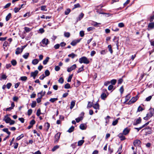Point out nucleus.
<instances>
[{
	"mask_svg": "<svg viewBox=\"0 0 154 154\" xmlns=\"http://www.w3.org/2000/svg\"><path fill=\"white\" fill-rule=\"evenodd\" d=\"M84 16V14L82 13H81V14L79 15V17L77 18V22L81 20L83 17Z\"/></svg>",
	"mask_w": 154,
	"mask_h": 154,
	"instance_id": "obj_15",
	"label": "nucleus"
},
{
	"mask_svg": "<svg viewBox=\"0 0 154 154\" xmlns=\"http://www.w3.org/2000/svg\"><path fill=\"white\" fill-rule=\"evenodd\" d=\"M75 104V101H72L71 103V105L70 107V108L71 109H72L74 106Z\"/></svg>",
	"mask_w": 154,
	"mask_h": 154,
	"instance_id": "obj_25",
	"label": "nucleus"
},
{
	"mask_svg": "<svg viewBox=\"0 0 154 154\" xmlns=\"http://www.w3.org/2000/svg\"><path fill=\"white\" fill-rule=\"evenodd\" d=\"M32 112V110L31 109H30L28 110L27 114L29 116H30Z\"/></svg>",
	"mask_w": 154,
	"mask_h": 154,
	"instance_id": "obj_63",
	"label": "nucleus"
},
{
	"mask_svg": "<svg viewBox=\"0 0 154 154\" xmlns=\"http://www.w3.org/2000/svg\"><path fill=\"white\" fill-rule=\"evenodd\" d=\"M24 30L26 32H29L30 31L31 29L29 27H24Z\"/></svg>",
	"mask_w": 154,
	"mask_h": 154,
	"instance_id": "obj_58",
	"label": "nucleus"
},
{
	"mask_svg": "<svg viewBox=\"0 0 154 154\" xmlns=\"http://www.w3.org/2000/svg\"><path fill=\"white\" fill-rule=\"evenodd\" d=\"M8 42L7 41H5L3 45V48L4 49H5V47H7L8 45Z\"/></svg>",
	"mask_w": 154,
	"mask_h": 154,
	"instance_id": "obj_42",
	"label": "nucleus"
},
{
	"mask_svg": "<svg viewBox=\"0 0 154 154\" xmlns=\"http://www.w3.org/2000/svg\"><path fill=\"white\" fill-rule=\"evenodd\" d=\"M84 66H82L77 71V73H79L84 70L83 69Z\"/></svg>",
	"mask_w": 154,
	"mask_h": 154,
	"instance_id": "obj_48",
	"label": "nucleus"
},
{
	"mask_svg": "<svg viewBox=\"0 0 154 154\" xmlns=\"http://www.w3.org/2000/svg\"><path fill=\"white\" fill-rule=\"evenodd\" d=\"M39 62V61L38 59H34L32 61V63L34 65L37 64Z\"/></svg>",
	"mask_w": 154,
	"mask_h": 154,
	"instance_id": "obj_23",
	"label": "nucleus"
},
{
	"mask_svg": "<svg viewBox=\"0 0 154 154\" xmlns=\"http://www.w3.org/2000/svg\"><path fill=\"white\" fill-rule=\"evenodd\" d=\"M29 53H26L24 54L23 56V57L25 59H27L29 57Z\"/></svg>",
	"mask_w": 154,
	"mask_h": 154,
	"instance_id": "obj_38",
	"label": "nucleus"
},
{
	"mask_svg": "<svg viewBox=\"0 0 154 154\" xmlns=\"http://www.w3.org/2000/svg\"><path fill=\"white\" fill-rule=\"evenodd\" d=\"M100 24V23H97L96 22H93L92 24L95 26H97L98 25Z\"/></svg>",
	"mask_w": 154,
	"mask_h": 154,
	"instance_id": "obj_61",
	"label": "nucleus"
},
{
	"mask_svg": "<svg viewBox=\"0 0 154 154\" xmlns=\"http://www.w3.org/2000/svg\"><path fill=\"white\" fill-rule=\"evenodd\" d=\"M41 10L43 11H47V9L46 8V5H44L41 6Z\"/></svg>",
	"mask_w": 154,
	"mask_h": 154,
	"instance_id": "obj_43",
	"label": "nucleus"
},
{
	"mask_svg": "<svg viewBox=\"0 0 154 154\" xmlns=\"http://www.w3.org/2000/svg\"><path fill=\"white\" fill-rule=\"evenodd\" d=\"M27 79V77L26 76H22L20 77V79L22 81H25Z\"/></svg>",
	"mask_w": 154,
	"mask_h": 154,
	"instance_id": "obj_52",
	"label": "nucleus"
},
{
	"mask_svg": "<svg viewBox=\"0 0 154 154\" xmlns=\"http://www.w3.org/2000/svg\"><path fill=\"white\" fill-rule=\"evenodd\" d=\"M7 76H6V75L5 74H2V76H1V79L0 80H2V79H4V80H5L7 78Z\"/></svg>",
	"mask_w": 154,
	"mask_h": 154,
	"instance_id": "obj_41",
	"label": "nucleus"
},
{
	"mask_svg": "<svg viewBox=\"0 0 154 154\" xmlns=\"http://www.w3.org/2000/svg\"><path fill=\"white\" fill-rule=\"evenodd\" d=\"M24 137V135L23 134H21L16 139V140H19L22 138H23Z\"/></svg>",
	"mask_w": 154,
	"mask_h": 154,
	"instance_id": "obj_40",
	"label": "nucleus"
},
{
	"mask_svg": "<svg viewBox=\"0 0 154 154\" xmlns=\"http://www.w3.org/2000/svg\"><path fill=\"white\" fill-rule=\"evenodd\" d=\"M76 67V65L75 64H73L70 67L67 68V71L68 72H70L72 71L75 69Z\"/></svg>",
	"mask_w": 154,
	"mask_h": 154,
	"instance_id": "obj_9",
	"label": "nucleus"
},
{
	"mask_svg": "<svg viewBox=\"0 0 154 154\" xmlns=\"http://www.w3.org/2000/svg\"><path fill=\"white\" fill-rule=\"evenodd\" d=\"M93 107L95 109H99V105L98 103H96L93 106Z\"/></svg>",
	"mask_w": 154,
	"mask_h": 154,
	"instance_id": "obj_24",
	"label": "nucleus"
},
{
	"mask_svg": "<svg viewBox=\"0 0 154 154\" xmlns=\"http://www.w3.org/2000/svg\"><path fill=\"white\" fill-rule=\"evenodd\" d=\"M130 130L131 129L130 128L127 127L124 129L122 133L125 135H126L129 133Z\"/></svg>",
	"mask_w": 154,
	"mask_h": 154,
	"instance_id": "obj_5",
	"label": "nucleus"
},
{
	"mask_svg": "<svg viewBox=\"0 0 154 154\" xmlns=\"http://www.w3.org/2000/svg\"><path fill=\"white\" fill-rule=\"evenodd\" d=\"M11 62L12 64L14 66H15L17 64V61L14 60H12Z\"/></svg>",
	"mask_w": 154,
	"mask_h": 154,
	"instance_id": "obj_46",
	"label": "nucleus"
},
{
	"mask_svg": "<svg viewBox=\"0 0 154 154\" xmlns=\"http://www.w3.org/2000/svg\"><path fill=\"white\" fill-rule=\"evenodd\" d=\"M74 129V127L73 126H72L67 131L70 133L72 132Z\"/></svg>",
	"mask_w": 154,
	"mask_h": 154,
	"instance_id": "obj_34",
	"label": "nucleus"
},
{
	"mask_svg": "<svg viewBox=\"0 0 154 154\" xmlns=\"http://www.w3.org/2000/svg\"><path fill=\"white\" fill-rule=\"evenodd\" d=\"M49 59V57H46V58L43 61V64L46 65L47 64Z\"/></svg>",
	"mask_w": 154,
	"mask_h": 154,
	"instance_id": "obj_28",
	"label": "nucleus"
},
{
	"mask_svg": "<svg viewBox=\"0 0 154 154\" xmlns=\"http://www.w3.org/2000/svg\"><path fill=\"white\" fill-rule=\"evenodd\" d=\"M152 116L151 114L149 112L146 115V116L144 117L143 119L145 120H148L149 119L151 118Z\"/></svg>",
	"mask_w": 154,
	"mask_h": 154,
	"instance_id": "obj_16",
	"label": "nucleus"
},
{
	"mask_svg": "<svg viewBox=\"0 0 154 154\" xmlns=\"http://www.w3.org/2000/svg\"><path fill=\"white\" fill-rule=\"evenodd\" d=\"M138 98V97L137 95L135 97H133L129 101L128 104H131L134 103L137 101Z\"/></svg>",
	"mask_w": 154,
	"mask_h": 154,
	"instance_id": "obj_4",
	"label": "nucleus"
},
{
	"mask_svg": "<svg viewBox=\"0 0 154 154\" xmlns=\"http://www.w3.org/2000/svg\"><path fill=\"white\" fill-rule=\"evenodd\" d=\"M154 20V15L151 16L150 17V18L149 19V21L150 22H153V20Z\"/></svg>",
	"mask_w": 154,
	"mask_h": 154,
	"instance_id": "obj_64",
	"label": "nucleus"
},
{
	"mask_svg": "<svg viewBox=\"0 0 154 154\" xmlns=\"http://www.w3.org/2000/svg\"><path fill=\"white\" fill-rule=\"evenodd\" d=\"M79 127L80 129L82 130H85L86 129V127H85V125L83 124H81Z\"/></svg>",
	"mask_w": 154,
	"mask_h": 154,
	"instance_id": "obj_29",
	"label": "nucleus"
},
{
	"mask_svg": "<svg viewBox=\"0 0 154 154\" xmlns=\"http://www.w3.org/2000/svg\"><path fill=\"white\" fill-rule=\"evenodd\" d=\"M81 39V38H80V39L72 41L70 43V44L72 46H74L77 43L79 42H80Z\"/></svg>",
	"mask_w": 154,
	"mask_h": 154,
	"instance_id": "obj_10",
	"label": "nucleus"
},
{
	"mask_svg": "<svg viewBox=\"0 0 154 154\" xmlns=\"http://www.w3.org/2000/svg\"><path fill=\"white\" fill-rule=\"evenodd\" d=\"M70 9H67L66 10L65 12V14L66 15L68 14L70 12Z\"/></svg>",
	"mask_w": 154,
	"mask_h": 154,
	"instance_id": "obj_60",
	"label": "nucleus"
},
{
	"mask_svg": "<svg viewBox=\"0 0 154 154\" xmlns=\"http://www.w3.org/2000/svg\"><path fill=\"white\" fill-rule=\"evenodd\" d=\"M64 88L66 89H69L70 88V85L69 83L66 84L64 86Z\"/></svg>",
	"mask_w": 154,
	"mask_h": 154,
	"instance_id": "obj_50",
	"label": "nucleus"
},
{
	"mask_svg": "<svg viewBox=\"0 0 154 154\" xmlns=\"http://www.w3.org/2000/svg\"><path fill=\"white\" fill-rule=\"evenodd\" d=\"M77 55L74 54L73 53H72L71 54L68 55V57H71L72 59H73L75 57H77Z\"/></svg>",
	"mask_w": 154,
	"mask_h": 154,
	"instance_id": "obj_22",
	"label": "nucleus"
},
{
	"mask_svg": "<svg viewBox=\"0 0 154 154\" xmlns=\"http://www.w3.org/2000/svg\"><path fill=\"white\" fill-rule=\"evenodd\" d=\"M38 73V71L37 70H35L34 72H32L31 73V76L33 77L34 79L35 78L36 76L37 75Z\"/></svg>",
	"mask_w": 154,
	"mask_h": 154,
	"instance_id": "obj_11",
	"label": "nucleus"
},
{
	"mask_svg": "<svg viewBox=\"0 0 154 154\" xmlns=\"http://www.w3.org/2000/svg\"><path fill=\"white\" fill-rule=\"evenodd\" d=\"M58 100V99L57 98H51L50 100L49 101L51 102L52 103H54L56 100Z\"/></svg>",
	"mask_w": 154,
	"mask_h": 154,
	"instance_id": "obj_44",
	"label": "nucleus"
},
{
	"mask_svg": "<svg viewBox=\"0 0 154 154\" xmlns=\"http://www.w3.org/2000/svg\"><path fill=\"white\" fill-rule=\"evenodd\" d=\"M2 131L6 132L8 135H10L11 134V132L8 131V129L7 128H4L2 129Z\"/></svg>",
	"mask_w": 154,
	"mask_h": 154,
	"instance_id": "obj_33",
	"label": "nucleus"
},
{
	"mask_svg": "<svg viewBox=\"0 0 154 154\" xmlns=\"http://www.w3.org/2000/svg\"><path fill=\"white\" fill-rule=\"evenodd\" d=\"M64 36L66 37L69 38L70 36V33L69 32H65L64 33Z\"/></svg>",
	"mask_w": 154,
	"mask_h": 154,
	"instance_id": "obj_39",
	"label": "nucleus"
},
{
	"mask_svg": "<svg viewBox=\"0 0 154 154\" xmlns=\"http://www.w3.org/2000/svg\"><path fill=\"white\" fill-rule=\"evenodd\" d=\"M49 42V41L48 39L46 38H44L40 43V44L42 46H45L47 45Z\"/></svg>",
	"mask_w": 154,
	"mask_h": 154,
	"instance_id": "obj_2",
	"label": "nucleus"
},
{
	"mask_svg": "<svg viewBox=\"0 0 154 154\" xmlns=\"http://www.w3.org/2000/svg\"><path fill=\"white\" fill-rule=\"evenodd\" d=\"M45 76H48L50 75V72L48 70H46L45 72Z\"/></svg>",
	"mask_w": 154,
	"mask_h": 154,
	"instance_id": "obj_45",
	"label": "nucleus"
},
{
	"mask_svg": "<svg viewBox=\"0 0 154 154\" xmlns=\"http://www.w3.org/2000/svg\"><path fill=\"white\" fill-rule=\"evenodd\" d=\"M152 116H154V108L153 109H150L149 112Z\"/></svg>",
	"mask_w": 154,
	"mask_h": 154,
	"instance_id": "obj_36",
	"label": "nucleus"
},
{
	"mask_svg": "<svg viewBox=\"0 0 154 154\" xmlns=\"http://www.w3.org/2000/svg\"><path fill=\"white\" fill-rule=\"evenodd\" d=\"M124 24L123 23H119L118 24V26L120 28H122L124 27Z\"/></svg>",
	"mask_w": 154,
	"mask_h": 154,
	"instance_id": "obj_55",
	"label": "nucleus"
},
{
	"mask_svg": "<svg viewBox=\"0 0 154 154\" xmlns=\"http://www.w3.org/2000/svg\"><path fill=\"white\" fill-rule=\"evenodd\" d=\"M84 142V140H81L79 141L78 143V145L79 146H80L82 145Z\"/></svg>",
	"mask_w": 154,
	"mask_h": 154,
	"instance_id": "obj_35",
	"label": "nucleus"
},
{
	"mask_svg": "<svg viewBox=\"0 0 154 154\" xmlns=\"http://www.w3.org/2000/svg\"><path fill=\"white\" fill-rule=\"evenodd\" d=\"M41 114V112L40 109H39L37 111L36 115L38 116H39Z\"/></svg>",
	"mask_w": 154,
	"mask_h": 154,
	"instance_id": "obj_54",
	"label": "nucleus"
},
{
	"mask_svg": "<svg viewBox=\"0 0 154 154\" xmlns=\"http://www.w3.org/2000/svg\"><path fill=\"white\" fill-rule=\"evenodd\" d=\"M124 135H125L122 134V133H120L118 135V137L122 141L126 139V138Z\"/></svg>",
	"mask_w": 154,
	"mask_h": 154,
	"instance_id": "obj_12",
	"label": "nucleus"
},
{
	"mask_svg": "<svg viewBox=\"0 0 154 154\" xmlns=\"http://www.w3.org/2000/svg\"><path fill=\"white\" fill-rule=\"evenodd\" d=\"M60 147V146L59 145H56L54 146L52 149L51 150L53 152H54L57 149H58Z\"/></svg>",
	"mask_w": 154,
	"mask_h": 154,
	"instance_id": "obj_31",
	"label": "nucleus"
},
{
	"mask_svg": "<svg viewBox=\"0 0 154 154\" xmlns=\"http://www.w3.org/2000/svg\"><path fill=\"white\" fill-rule=\"evenodd\" d=\"M60 133H57L54 136L55 140L54 142L55 143H57L58 142V140L60 138Z\"/></svg>",
	"mask_w": 154,
	"mask_h": 154,
	"instance_id": "obj_6",
	"label": "nucleus"
},
{
	"mask_svg": "<svg viewBox=\"0 0 154 154\" xmlns=\"http://www.w3.org/2000/svg\"><path fill=\"white\" fill-rule=\"evenodd\" d=\"M4 120L7 123H9L10 121L11 120V118L9 117H7L6 116H5V119Z\"/></svg>",
	"mask_w": 154,
	"mask_h": 154,
	"instance_id": "obj_17",
	"label": "nucleus"
},
{
	"mask_svg": "<svg viewBox=\"0 0 154 154\" xmlns=\"http://www.w3.org/2000/svg\"><path fill=\"white\" fill-rule=\"evenodd\" d=\"M11 13H9L6 16L5 18L6 21H8L9 20L11 17Z\"/></svg>",
	"mask_w": 154,
	"mask_h": 154,
	"instance_id": "obj_27",
	"label": "nucleus"
},
{
	"mask_svg": "<svg viewBox=\"0 0 154 154\" xmlns=\"http://www.w3.org/2000/svg\"><path fill=\"white\" fill-rule=\"evenodd\" d=\"M141 119L140 117H139L138 118L134 120L133 124L134 125H136L141 123Z\"/></svg>",
	"mask_w": 154,
	"mask_h": 154,
	"instance_id": "obj_8",
	"label": "nucleus"
},
{
	"mask_svg": "<svg viewBox=\"0 0 154 154\" xmlns=\"http://www.w3.org/2000/svg\"><path fill=\"white\" fill-rule=\"evenodd\" d=\"M35 120L34 119H32L30 122L29 124L33 126V125L35 123Z\"/></svg>",
	"mask_w": 154,
	"mask_h": 154,
	"instance_id": "obj_62",
	"label": "nucleus"
},
{
	"mask_svg": "<svg viewBox=\"0 0 154 154\" xmlns=\"http://www.w3.org/2000/svg\"><path fill=\"white\" fill-rule=\"evenodd\" d=\"M107 95L105 93H103L101 95V98L102 99L104 100L106 98Z\"/></svg>",
	"mask_w": 154,
	"mask_h": 154,
	"instance_id": "obj_20",
	"label": "nucleus"
},
{
	"mask_svg": "<svg viewBox=\"0 0 154 154\" xmlns=\"http://www.w3.org/2000/svg\"><path fill=\"white\" fill-rule=\"evenodd\" d=\"M141 144V142L139 140H135L133 142V144L135 146H138Z\"/></svg>",
	"mask_w": 154,
	"mask_h": 154,
	"instance_id": "obj_7",
	"label": "nucleus"
},
{
	"mask_svg": "<svg viewBox=\"0 0 154 154\" xmlns=\"http://www.w3.org/2000/svg\"><path fill=\"white\" fill-rule=\"evenodd\" d=\"M110 82V83L112 84V85H115L116 82V80L114 79H112Z\"/></svg>",
	"mask_w": 154,
	"mask_h": 154,
	"instance_id": "obj_47",
	"label": "nucleus"
},
{
	"mask_svg": "<svg viewBox=\"0 0 154 154\" xmlns=\"http://www.w3.org/2000/svg\"><path fill=\"white\" fill-rule=\"evenodd\" d=\"M79 62L80 63H84L88 64L89 63V61L88 59L85 57H83L79 59Z\"/></svg>",
	"mask_w": 154,
	"mask_h": 154,
	"instance_id": "obj_1",
	"label": "nucleus"
},
{
	"mask_svg": "<svg viewBox=\"0 0 154 154\" xmlns=\"http://www.w3.org/2000/svg\"><path fill=\"white\" fill-rule=\"evenodd\" d=\"M82 117H79L75 119V120L77 122H79L82 119Z\"/></svg>",
	"mask_w": 154,
	"mask_h": 154,
	"instance_id": "obj_56",
	"label": "nucleus"
},
{
	"mask_svg": "<svg viewBox=\"0 0 154 154\" xmlns=\"http://www.w3.org/2000/svg\"><path fill=\"white\" fill-rule=\"evenodd\" d=\"M72 76H73V74H72L69 76V77L67 79V81L68 82H70L71 81V79L72 78Z\"/></svg>",
	"mask_w": 154,
	"mask_h": 154,
	"instance_id": "obj_51",
	"label": "nucleus"
},
{
	"mask_svg": "<svg viewBox=\"0 0 154 154\" xmlns=\"http://www.w3.org/2000/svg\"><path fill=\"white\" fill-rule=\"evenodd\" d=\"M143 130H144L145 131L146 135L149 134H151L152 132L151 128L149 127H146V128H144Z\"/></svg>",
	"mask_w": 154,
	"mask_h": 154,
	"instance_id": "obj_3",
	"label": "nucleus"
},
{
	"mask_svg": "<svg viewBox=\"0 0 154 154\" xmlns=\"http://www.w3.org/2000/svg\"><path fill=\"white\" fill-rule=\"evenodd\" d=\"M6 85V87L8 89H9L10 88L11 86L12 85V84L10 83H8Z\"/></svg>",
	"mask_w": 154,
	"mask_h": 154,
	"instance_id": "obj_57",
	"label": "nucleus"
},
{
	"mask_svg": "<svg viewBox=\"0 0 154 154\" xmlns=\"http://www.w3.org/2000/svg\"><path fill=\"white\" fill-rule=\"evenodd\" d=\"M63 82L64 79L62 77H61L58 80L59 82L61 84H62Z\"/></svg>",
	"mask_w": 154,
	"mask_h": 154,
	"instance_id": "obj_59",
	"label": "nucleus"
},
{
	"mask_svg": "<svg viewBox=\"0 0 154 154\" xmlns=\"http://www.w3.org/2000/svg\"><path fill=\"white\" fill-rule=\"evenodd\" d=\"M11 3H9L5 5L4 7V8L6 9L9 8L11 5Z\"/></svg>",
	"mask_w": 154,
	"mask_h": 154,
	"instance_id": "obj_53",
	"label": "nucleus"
},
{
	"mask_svg": "<svg viewBox=\"0 0 154 154\" xmlns=\"http://www.w3.org/2000/svg\"><path fill=\"white\" fill-rule=\"evenodd\" d=\"M50 125L49 123L48 122H47L46 123H45L44 125V127L45 128V129L48 131L50 127Z\"/></svg>",
	"mask_w": 154,
	"mask_h": 154,
	"instance_id": "obj_19",
	"label": "nucleus"
},
{
	"mask_svg": "<svg viewBox=\"0 0 154 154\" xmlns=\"http://www.w3.org/2000/svg\"><path fill=\"white\" fill-rule=\"evenodd\" d=\"M148 27L150 29H152L154 28V22L149 23L148 25Z\"/></svg>",
	"mask_w": 154,
	"mask_h": 154,
	"instance_id": "obj_18",
	"label": "nucleus"
},
{
	"mask_svg": "<svg viewBox=\"0 0 154 154\" xmlns=\"http://www.w3.org/2000/svg\"><path fill=\"white\" fill-rule=\"evenodd\" d=\"M119 119V118H118L116 119L113 121L112 124V125L115 126L116 125L118 122V120Z\"/></svg>",
	"mask_w": 154,
	"mask_h": 154,
	"instance_id": "obj_26",
	"label": "nucleus"
},
{
	"mask_svg": "<svg viewBox=\"0 0 154 154\" xmlns=\"http://www.w3.org/2000/svg\"><path fill=\"white\" fill-rule=\"evenodd\" d=\"M21 9V8H15L14 9V11L15 13H17Z\"/></svg>",
	"mask_w": 154,
	"mask_h": 154,
	"instance_id": "obj_49",
	"label": "nucleus"
},
{
	"mask_svg": "<svg viewBox=\"0 0 154 154\" xmlns=\"http://www.w3.org/2000/svg\"><path fill=\"white\" fill-rule=\"evenodd\" d=\"M93 105V103L92 102H88V104L87 106V108L89 109L91 108Z\"/></svg>",
	"mask_w": 154,
	"mask_h": 154,
	"instance_id": "obj_32",
	"label": "nucleus"
},
{
	"mask_svg": "<svg viewBox=\"0 0 154 154\" xmlns=\"http://www.w3.org/2000/svg\"><path fill=\"white\" fill-rule=\"evenodd\" d=\"M108 48L109 49V51L111 54H112L113 51L112 48V46L111 45H109L108 46Z\"/></svg>",
	"mask_w": 154,
	"mask_h": 154,
	"instance_id": "obj_30",
	"label": "nucleus"
},
{
	"mask_svg": "<svg viewBox=\"0 0 154 154\" xmlns=\"http://www.w3.org/2000/svg\"><path fill=\"white\" fill-rule=\"evenodd\" d=\"M110 118V117L109 116H107L106 118H105V119L106 120L105 123L106 124L105 125H106L107 124H108L109 123V119Z\"/></svg>",
	"mask_w": 154,
	"mask_h": 154,
	"instance_id": "obj_21",
	"label": "nucleus"
},
{
	"mask_svg": "<svg viewBox=\"0 0 154 154\" xmlns=\"http://www.w3.org/2000/svg\"><path fill=\"white\" fill-rule=\"evenodd\" d=\"M36 102L35 101H33L32 102L31 106L32 108L35 107L36 105Z\"/></svg>",
	"mask_w": 154,
	"mask_h": 154,
	"instance_id": "obj_37",
	"label": "nucleus"
},
{
	"mask_svg": "<svg viewBox=\"0 0 154 154\" xmlns=\"http://www.w3.org/2000/svg\"><path fill=\"white\" fill-rule=\"evenodd\" d=\"M119 38L116 36H114V38L113 39V41L116 43V46L117 48H118L119 47Z\"/></svg>",
	"mask_w": 154,
	"mask_h": 154,
	"instance_id": "obj_13",
	"label": "nucleus"
},
{
	"mask_svg": "<svg viewBox=\"0 0 154 154\" xmlns=\"http://www.w3.org/2000/svg\"><path fill=\"white\" fill-rule=\"evenodd\" d=\"M22 52V50H21V48H20L18 47V48H17L16 49L15 54H16L18 55L20 54Z\"/></svg>",
	"mask_w": 154,
	"mask_h": 154,
	"instance_id": "obj_14",
	"label": "nucleus"
}]
</instances>
